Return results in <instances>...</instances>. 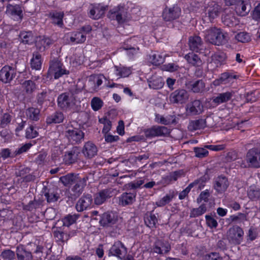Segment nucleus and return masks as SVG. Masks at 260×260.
<instances>
[{"label": "nucleus", "mask_w": 260, "mask_h": 260, "mask_svg": "<svg viewBox=\"0 0 260 260\" xmlns=\"http://www.w3.org/2000/svg\"><path fill=\"white\" fill-rule=\"evenodd\" d=\"M103 101L97 97L93 98L91 101V105L94 111L99 110L103 105Z\"/></svg>", "instance_id": "60"}, {"label": "nucleus", "mask_w": 260, "mask_h": 260, "mask_svg": "<svg viewBox=\"0 0 260 260\" xmlns=\"http://www.w3.org/2000/svg\"><path fill=\"white\" fill-rule=\"evenodd\" d=\"M221 8L217 4H211L208 8V16L210 20H213L218 16Z\"/></svg>", "instance_id": "37"}, {"label": "nucleus", "mask_w": 260, "mask_h": 260, "mask_svg": "<svg viewBox=\"0 0 260 260\" xmlns=\"http://www.w3.org/2000/svg\"><path fill=\"white\" fill-rule=\"evenodd\" d=\"M103 79H105V77L103 75H94L90 76L89 82L93 86L92 87L93 91H97L99 90V87L102 84Z\"/></svg>", "instance_id": "31"}, {"label": "nucleus", "mask_w": 260, "mask_h": 260, "mask_svg": "<svg viewBox=\"0 0 260 260\" xmlns=\"http://www.w3.org/2000/svg\"><path fill=\"white\" fill-rule=\"evenodd\" d=\"M38 136V133L34 127L31 125L26 130V137L28 139H32Z\"/></svg>", "instance_id": "64"}, {"label": "nucleus", "mask_w": 260, "mask_h": 260, "mask_svg": "<svg viewBox=\"0 0 260 260\" xmlns=\"http://www.w3.org/2000/svg\"><path fill=\"white\" fill-rule=\"evenodd\" d=\"M207 208L205 205H201L199 207L197 208H193L191 210L190 213V217L193 218L198 217L203 215L206 212Z\"/></svg>", "instance_id": "50"}, {"label": "nucleus", "mask_w": 260, "mask_h": 260, "mask_svg": "<svg viewBox=\"0 0 260 260\" xmlns=\"http://www.w3.org/2000/svg\"><path fill=\"white\" fill-rule=\"evenodd\" d=\"M15 75V71L13 68L5 66L0 71V80L5 83H10Z\"/></svg>", "instance_id": "16"}, {"label": "nucleus", "mask_w": 260, "mask_h": 260, "mask_svg": "<svg viewBox=\"0 0 260 260\" xmlns=\"http://www.w3.org/2000/svg\"><path fill=\"white\" fill-rule=\"evenodd\" d=\"M251 8V5L248 1L241 0V2L236 6V10L239 15L244 16L249 13Z\"/></svg>", "instance_id": "29"}, {"label": "nucleus", "mask_w": 260, "mask_h": 260, "mask_svg": "<svg viewBox=\"0 0 260 260\" xmlns=\"http://www.w3.org/2000/svg\"><path fill=\"white\" fill-rule=\"evenodd\" d=\"M171 249V246L168 241L157 239L155 241L151 248V252L159 255H164L168 253Z\"/></svg>", "instance_id": "6"}, {"label": "nucleus", "mask_w": 260, "mask_h": 260, "mask_svg": "<svg viewBox=\"0 0 260 260\" xmlns=\"http://www.w3.org/2000/svg\"><path fill=\"white\" fill-rule=\"evenodd\" d=\"M22 87L27 93H31L36 89V86L34 81L29 80L22 83Z\"/></svg>", "instance_id": "51"}, {"label": "nucleus", "mask_w": 260, "mask_h": 260, "mask_svg": "<svg viewBox=\"0 0 260 260\" xmlns=\"http://www.w3.org/2000/svg\"><path fill=\"white\" fill-rule=\"evenodd\" d=\"M238 77L231 73L226 72L220 74L219 78L213 82L215 86H219L221 84H232L237 79Z\"/></svg>", "instance_id": "13"}, {"label": "nucleus", "mask_w": 260, "mask_h": 260, "mask_svg": "<svg viewBox=\"0 0 260 260\" xmlns=\"http://www.w3.org/2000/svg\"><path fill=\"white\" fill-rule=\"evenodd\" d=\"M246 161L249 167L255 168H260V149H250L246 154Z\"/></svg>", "instance_id": "8"}, {"label": "nucleus", "mask_w": 260, "mask_h": 260, "mask_svg": "<svg viewBox=\"0 0 260 260\" xmlns=\"http://www.w3.org/2000/svg\"><path fill=\"white\" fill-rule=\"evenodd\" d=\"M135 192H124L119 197V205L125 206L132 204L136 200Z\"/></svg>", "instance_id": "26"}, {"label": "nucleus", "mask_w": 260, "mask_h": 260, "mask_svg": "<svg viewBox=\"0 0 260 260\" xmlns=\"http://www.w3.org/2000/svg\"><path fill=\"white\" fill-rule=\"evenodd\" d=\"M187 62L193 66L200 67L202 64V61L198 55L193 53H189L185 56Z\"/></svg>", "instance_id": "42"}, {"label": "nucleus", "mask_w": 260, "mask_h": 260, "mask_svg": "<svg viewBox=\"0 0 260 260\" xmlns=\"http://www.w3.org/2000/svg\"><path fill=\"white\" fill-rule=\"evenodd\" d=\"M16 253L18 260H32L31 253L27 251L23 245H20L17 247Z\"/></svg>", "instance_id": "28"}, {"label": "nucleus", "mask_w": 260, "mask_h": 260, "mask_svg": "<svg viewBox=\"0 0 260 260\" xmlns=\"http://www.w3.org/2000/svg\"><path fill=\"white\" fill-rule=\"evenodd\" d=\"M64 116L61 112H55L46 118V123L48 124L59 123L63 121Z\"/></svg>", "instance_id": "38"}, {"label": "nucleus", "mask_w": 260, "mask_h": 260, "mask_svg": "<svg viewBox=\"0 0 260 260\" xmlns=\"http://www.w3.org/2000/svg\"><path fill=\"white\" fill-rule=\"evenodd\" d=\"M235 38L238 42L242 43H248L251 40V37L249 34L245 31L238 33L235 35Z\"/></svg>", "instance_id": "48"}, {"label": "nucleus", "mask_w": 260, "mask_h": 260, "mask_svg": "<svg viewBox=\"0 0 260 260\" xmlns=\"http://www.w3.org/2000/svg\"><path fill=\"white\" fill-rule=\"evenodd\" d=\"M41 202L39 200H34L30 201L29 203L23 206V209L28 211H32L34 209H37L41 205Z\"/></svg>", "instance_id": "54"}, {"label": "nucleus", "mask_w": 260, "mask_h": 260, "mask_svg": "<svg viewBox=\"0 0 260 260\" xmlns=\"http://www.w3.org/2000/svg\"><path fill=\"white\" fill-rule=\"evenodd\" d=\"M194 152L196 154V156L199 158H203L206 157L208 154V151L204 148H194Z\"/></svg>", "instance_id": "62"}, {"label": "nucleus", "mask_w": 260, "mask_h": 260, "mask_svg": "<svg viewBox=\"0 0 260 260\" xmlns=\"http://www.w3.org/2000/svg\"><path fill=\"white\" fill-rule=\"evenodd\" d=\"M88 180V177H84L80 178L78 177L76 181L75 185L72 188V191L74 192V195L75 196H79L83 191L84 187L86 185V182Z\"/></svg>", "instance_id": "23"}, {"label": "nucleus", "mask_w": 260, "mask_h": 260, "mask_svg": "<svg viewBox=\"0 0 260 260\" xmlns=\"http://www.w3.org/2000/svg\"><path fill=\"white\" fill-rule=\"evenodd\" d=\"M174 195L172 193L166 194L160 200L156 202V205L158 207H162L169 204L173 199Z\"/></svg>", "instance_id": "53"}, {"label": "nucleus", "mask_w": 260, "mask_h": 260, "mask_svg": "<svg viewBox=\"0 0 260 260\" xmlns=\"http://www.w3.org/2000/svg\"><path fill=\"white\" fill-rule=\"evenodd\" d=\"M112 191L111 189H105L101 190L94 195V202L97 205H100L105 203L106 200L112 196Z\"/></svg>", "instance_id": "19"}, {"label": "nucleus", "mask_w": 260, "mask_h": 260, "mask_svg": "<svg viewBox=\"0 0 260 260\" xmlns=\"http://www.w3.org/2000/svg\"><path fill=\"white\" fill-rule=\"evenodd\" d=\"M65 136L73 144L81 143L84 138V133L80 129L72 126H68Z\"/></svg>", "instance_id": "4"}, {"label": "nucleus", "mask_w": 260, "mask_h": 260, "mask_svg": "<svg viewBox=\"0 0 260 260\" xmlns=\"http://www.w3.org/2000/svg\"><path fill=\"white\" fill-rule=\"evenodd\" d=\"M181 9L177 5L166 7L163 11L162 17L166 21H171L178 19L181 15Z\"/></svg>", "instance_id": "10"}, {"label": "nucleus", "mask_w": 260, "mask_h": 260, "mask_svg": "<svg viewBox=\"0 0 260 260\" xmlns=\"http://www.w3.org/2000/svg\"><path fill=\"white\" fill-rule=\"evenodd\" d=\"M11 120L12 116L10 114L8 113H3L0 119L1 126L3 127H5L11 122Z\"/></svg>", "instance_id": "59"}, {"label": "nucleus", "mask_w": 260, "mask_h": 260, "mask_svg": "<svg viewBox=\"0 0 260 260\" xmlns=\"http://www.w3.org/2000/svg\"><path fill=\"white\" fill-rule=\"evenodd\" d=\"M43 193L47 202L49 203L56 202L59 198V194L54 187L48 188L44 187L43 188Z\"/></svg>", "instance_id": "30"}, {"label": "nucleus", "mask_w": 260, "mask_h": 260, "mask_svg": "<svg viewBox=\"0 0 260 260\" xmlns=\"http://www.w3.org/2000/svg\"><path fill=\"white\" fill-rule=\"evenodd\" d=\"M20 37L22 43L24 44H30L33 41V36L31 32H23L20 35Z\"/></svg>", "instance_id": "55"}, {"label": "nucleus", "mask_w": 260, "mask_h": 260, "mask_svg": "<svg viewBox=\"0 0 260 260\" xmlns=\"http://www.w3.org/2000/svg\"><path fill=\"white\" fill-rule=\"evenodd\" d=\"M205 39L210 43L220 45L226 42L227 34L223 33L219 28L212 27L205 31Z\"/></svg>", "instance_id": "1"}, {"label": "nucleus", "mask_w": 260, "mask_h": 260, "mask_svg": "<svg viewBox=\"0 0 260 260\" xmlns=\"http://www.w3.org/2000/svg\"><path fill=\"white\" fill-rule=\"evenodd\" d=\"M79 217V214H74L73 215L69 214L67 215L62 219L63 225L69 226L75 223Z\"/></svg>", "instance_id": "47"}, {"label": "nucleus", "mask_w": 260, "mask_h": 260, "mask_svg": "<svg viewBox=\"0 0 260 260\" xmlns=\"http://www.w3.org/2000/svg\"><path fill=\"white\" fill-rule=\"evenodd\" d=\"M165 55L159 53L158 52L152 53L149 55V61L155 66L162 63L165 61Z\"/></svg>", "instance_id": "41"}, {"label": "nucleus", "mask_w": 260, "mask_h": 260, "mask_svg": "<svg viewBox=\"0 0 260 260\" xmlns=\"http://www.w3.org/2000/svg\"><path fill=\"white\" fill-rule=\"evenodd\" d=\"M54 237L57 239V240L64 242L67 241L70 237V235H68L67 233L63 232L56 231L54 233Z\"/></svg>", "instance_id": "56"}, {"label": "nucleus", "mask_w": 260, "mask_h": 260, "mask_svg": "<svg viewBox=\"0 0 260 260\" xmlns=\"http://www.w3.org/2000/svg\"><path fill=\"white\" fill-rule=\"evenodd\" d=\"M75 101L66 92L60 94L57 98L58 106L63 110H71Z\"/></svg>", "instance_id": "11"}, {"label": "nucleus", "mask_w": 260, "mask_h": 260, "mask_svg": "<svg viewBox=\"0 0 260 260\" xmlns=\"http://www.w3.org/2000/svg\"><path fill=\"white\" fill-rule=\"evenodd\" d=\"M230 185L228 179L224 175H220L214 178L213 187L218 194L224 193Z\"/></svg>", "instance_id": "9"}, {"label": "nucleus", "mask_w": 260, "mask_h": 260, "mask_svg": "<svg viewBox=\"0 0 260 260\" xmlns=\"http://www.w3.org/2000/svg\"><path fill=\"white\" fill-rule=\"evenodd\" d=\"M144 221L147 226L150 228H153L155 227L157 222V218L155 214L152 212H149L145 214Z\"/></svg>", "instance_id": "43"}, {"label": "nucleus", "mask_w": 260, "mask_h": 260, "mask_svg": "<svg viewBox=\"0 0 260 260\" xmlns=\"http://www.w3.org/2000/svg\"><path fill=\"white\" fill-rule=\"evenodd\" d=\"M6 12L8 15L15 20L19 21L22 18V10L18 5H8Z\"/></svg>", "instance_id": "17"}, {"label": "nucleus", "mask_w": 260, "mask_h": 260, "mask_svg": "<svg viewBox=\"0 0 260 260\" xmlns=\"http://www.w3.org/2000/svg\"><path fill=\"white\" fill-rule=\"evenodd\" d=\"M52 43L53 41L50 38L43 37L40 38V39L37 41L36 47L39 52H42Z\"/></svg>", "instance_id": "35"}, {"label": "nucleus", "mask_w": 260, "mask_h": 260, "mask_svg": "<svg viewBox=\"0 0 260 260\" xmlns=\"http://www.w3.org/2000/svg\"><path fill=\"white\" fill-rule=\"evenodd\" d=\"M92 202V198L91 194L83 195L76 203V209L78 212H82L90 207Z\"/></svg>", "instance_id": "18"}, {"label": "nucleus", "mask_w": 260, "mask_h": 260, "mask_svg": "<svg viewBox=\"0 0 260 260\" xmlns=\"http://www.w3.org/2000/svg\"><path fill=\"white\" fill-rule=\"evenodd\" d=\"M49 16L53 24H56L60 27L62 26L63 25L62 19L64 16L63 12L53 11L50 12Z\"/></svg>", "instance_id": "34"}, {"label": "nucleus", "mask_w": 260, "mask_h": 260, "mask_svg": "<svg viewBox=\"0 0 260 260\" xmlns=\"http://www.w3.org/2000/svg\"><path fill=\"white\" fill-rule=\"evenodd\" d=\"M212 119V117H207L206 119H199L195 120H191L189 122L188 128L190 131H194L199 129L205 128L207 123Z\"/></svg>", "instance_id": "22"}, {"label": "nucleus", "mask_w": 260, "mask_h": 260, "mask_svg": "<svg viewBox=\"0 0 260 260\" xmlns=\"http://www.w3.org/2000/svg\"><path fill=\"white\" fill-rule=\"evenodd\" d=\"M30 66L32 69L39 70L42 66V56L38 51L34 52L30 60Z\"/></svg>", "instance_id": "39"}, {"label": "nucleus", "mask_w": 260, "mask_h": 260, "mask_svg": "<svg viewBox=\"0 0 260 260\" xmlns=\"http://www.w3.org/2000/svg\"><path fill=\"white\" fill-rule=\"evenodd\" d=\"M188 98V92L184 89L179 88L170 94L169 100L171 103L182 104L187 101Z\"/></svg>", "instance_id": "7"}, {"label": "nucleus", "mask_w": 260, "mask_h": 260, "mask_svg": "<svg viewBox=\"0 0 260 260\" xmlns=\"http://www.w3.org/2000/svg\"><path fill=\"white\" fill-rule=\"evenodd\" d=\"M157 121L158 122L164 125H169L176 123V117L174 115H170L166 117L160 116L159 118H157Z\"/></svg>", "instance_id": "52"}, {"label": "nucleus", "mask_w": 260, "mask_h": 260, "mask_svg": "<svg viewBox=\"0 0 260 260\" xmlns=\"http://www.w3.org/2000/svg\"><path fill=\"white\" fill-rule=\"evenodd\" d=\"M69 71L67 70L62 63L58 58H53L50 61L49 68L48 71V77H53L57 79L63 75H68Z\"/></svg>", "instance_id": "2"}, {"label": "nucleus", "mask_w": 260, "mask_h": 260, "mask_svg": "<svg viewBox=\"0 0 260 260\" xmlns=\"http://www.w3.org/2000/svg\"><path fill=\"white\" fill-rule=\"evenodd\" d=\"M234 93L235 92L233 91L219 93L214 98L213 102L218 105L228 102L232 99Z\"/></svg>", "instance_id": "32"}, {"label": "nucleus", "mask_w": 260, "mask_h": 260, "mask_svg": "<svg viewBox=\"0 0 260 260\" xmlns=\"http://www.w3.org/2000/svg\"><path fill=\"white\" fill-rule=\"evenodd\" d=\"M78 177V175L70 173L60 177L59 180L64 186H68L74 183Z\"/></svg>", "instance_id": "44"}, {"label": "nucleus", "mask_w": 260, "mask_h": 260, "mask_svg": "<svg viewBox=\"0 0 260 260\" xmlns=\"http://www.w3.org/2000/svg\"><path fill=\"white\" fill-rule=\"evenodd\" d=\"M244 231L239 226L234 225L227 232L226 237L229 243L233 245H239L243 239Z\"/></svg>", "instance_id": "3"}, {"label": "nucleus", "mask_w": 260, "mask_h": 260, "mask_svg": "<svg viewBox=\"0 0 260 260\" xmlns=\"http://www.w3.org/2000/svg\"><path fill=\"white\" fill-rule=\"evenodd\" d=\"M222 22L224 25L232 27L236 24L235 17L232 14H225L222 17Z\"/></svg>", "instance_id": "49"}, {"label": "nucleus", "mask_w": 260, "mask_h": 260, "mask_svg": "<svg viewBox=\"0 0 260 260\" xmlns=\"http://www.w3.org/2000/svg\"><path fill=\"white\" fill-rule=\"evenodd\" d=\"M203 42L201 38L199 36L190 37L188 40V45L191 50L195 52H199L202 49Z\"/></svg>", "instance_id": "27"}, {"label": "nucleus", "mask_w": 260, "mask_h": 260, "mask_svg": "<svg viewBox=\"0 0 260 260\" xmlns=\"http://www.w3.org/2000/svg\"><path fill=\"white\" fill-rule=\"evenodd\" d=\"M86 38V36L83 32H75L70 37V41L77 44L82 43L85 42Z\"/></svg>", "instance_id": "46"}, {"label": "nucleus", "mask_w": 260, "mask_h": 260, "mask_svg": "<svg viewBox=\"0 0 260 260\" xmlns=\"http://www.w3.org/2000/svg\"><path fill=\"white\" fill-rule=\"evenodd\" d=\"M148 84L150 88L158 89L163 87L164 81L161 77L153 75L148 80Z\"/></svg>", "instance_id": "33"}, {"label": "nucleus", "mask_w": 260, "mask_h": 260, "mask_svg": "<svg viewBox=\"0 0 260 260\" xmlns=\"http://www.w3.org/2000/svg\"><path fill=\"white\" fill-rule=\"evenodd\" d=\"M106 10V7L99 4L94 5L90 10L89 16L93 19H99L104 16Z\"/></svg>", "instance_id": "25"}, {"label": "nucleus", "mask_w": 260, "mask_h": 260, "mask_svg": "<svg viewBox=\"0 0 260 260\" xmlns=\"http://www.w3.org/2000/svg\"><path fill=\"white\" fill-rule=\"evenodd\" d=\"M98 149L92 142L88 141L86 142L82 150L84 156L88 158H91L96 155Z\"/></svg>", "instance_id": "21"}, {"label": "nucleus", "mask_w": 260, "mask_h": 260, "mask_svg": "<svg viewBox=\"0 0 260 260\" xmlns=\"http://www.w3.org/2000/svg\"><path fill=\"white\" fill-rule=\"evenodd\" d=\"M25 114L29 120L37 121L40 119V110L38 108L30 107L26 110Z\"/></svg>", "instance_id": "36"}, {"label": "nucleus", "mask_w": 260, "mask_h": 260, "mask_svg": "<svg viewBox=\"0 0 260 260\" xmlns=\"http://www.w3.org/2000/svg\"><path fill=\"white\" fill-rule=\"evenodd\" d=\"M111 20H116L118 23H123L127 17V9L122 6H118L111 10L108 14Z\"/></svg>", "instance_id": "5"}, {"label": "nucleus", "mask_w": 260, "mask_h": 260, "mask_svg": "<svg viewBox=\"0 0 260 260\" xmlns=\"http://www.w3.org/2000/svg\"><path fill=\"white\" fill-rule=\"evenodd\" d=\"M1 256L6 260H13L15 257V253L10 249L3 250L1 254Z\"/></svg>", "instance_id": "58"}, {"label": "nucleus", "mask_w": 260, "mask_h": 260, "mask_svg": "<svg viewBox=\"0 0 260 260\" xmlns=\"http://www.w3.org/2000/svg\"><path fill=\"white\" fill-rule=\"evenodd\" d=\"M114 68L115 74L119 77H126L132 73V71L129 68L115 66Z\"/></svg>", "instance_id": "45"}, {"label": "nucleus", "mask_w": 260, "mask_h": 260, "mask_svg": "<svg viewBox=\"0 0 260 260\" xmlns=\"http://www.w3.org/2000/svg\"><path fill=\"white\" fill-rule=\"evenodd\" d=\"M0 156L3 158L4 160L8 158H14L16 157L14 151H12L9 148L3 149L0 152Z\"/></svg>", "instance_id": "57"}, {"label": "nucleus", "mask_w": 260, "mask_h": 260, "mask_svg": "<svg viewBox=\"0 0 260 260\" xmlns=\"http://www.w3.org/2000/svg\"><path fill=\"white\" fill-rule=\"evenodd\" d=\"M144 133L146 138H151L167 135L169 133V131L165 126H157L145 129Z\"/></svg>", "instance_id": "14"}, {"label": "nucleus", "mask_w": 260, "mask_h": 260, "mask_svg": "<svg viewBox=\"0 0 260 260\" xmlns=\"http://www.w3.org/2000/svg\"><path fill=\"white\" fill-rule=\"evenodd\" d=\"M80 150L78 147H73L70 150L65 152L64 160L66 164H71L77 161Z\"/></svg>", "instance_id": "20"}, {"label": "nucleus", "mask_w": 260, "mask_h": 260, "mask_svg": "<svg viewBox=\"0 0 260 260\" xmlns=\"http://www.w3.org/2000/svg\"><path fill=\"white\" fill-rule=\"evenodd\" d=\"M110 253L122 259L127 253V249L120 241L115 242L110 249Z\"/></svg>", "instance_id": "15"}, {"label": "nucleus", "mask_w": 260, "mask_h": 260, "mask_svg": "<svg viewBox=\"0 0 260 260\" xmlns=\"http://www.w3.org/2000/svg\"><path fill=\"white\" fill-rule=\"evenodd\" d=\"M205 84L202 80H198L190 83L189 88L194 93L202 92L204 91Z\"/></svg>", "instance_id": "40"}, {"label": "nucleus", "mask_w": 260, "mask_h": 260, "mask_svg": "<svg viewBox=\"0 0 260 260\" xmlns=\"http://www.w3.org/2000/svg\"><path fill=\"white\" fill-rule=\"evenodd\" d=\"M117 218L114 213L107 212L101 215L100 223L103 226H108L114 224Z\"/></svg>", "instance_id": "24"}, {"label": "nucleus", "mask_w": 260, "mask_h": 260, "mask_svg": "<svg viewBox=\"0 0 260 260\" xmlns=\"http://www.w3.org/2000/svg\"><path fill=\"white\" fill-rule=\"evenodd\" d=\"M203 106L199 100L190 102L186 106V112L188 115L194 116L200 114L203 112Z\"/></svg>", "instance_id": "12"}, {"label": "nucleus", "mask_w": 260, "mask_h": 260, "mask_svg": "<svg viewBox=\"0 0 260 260\" xmlns=\"http://www.w3.org/2000/svg\"><path fill=\"white\" fill-rule=\"evenodd\" d=\"M81 92L80 89L78 88L77 86L74 85L69 90L66 92L75 101L76 100L77 98V94Z\"/></svg>", "instance_id": "61"}, {"label": "nucleus", "mask_w": 260, "mask_h": 260, "mask_svg": "<svg viewBox=\"0 0 260 260\" xmlns=\"http://www.w3.org/2000/svg\"><path fill=\"white\" fill-rule=\"evenodd\" d=\"M203 260H222L218 253L211 252L204 255Z\"/></svg>", "instance_id": "63"}]
</instances>
